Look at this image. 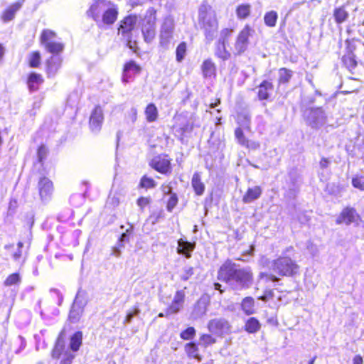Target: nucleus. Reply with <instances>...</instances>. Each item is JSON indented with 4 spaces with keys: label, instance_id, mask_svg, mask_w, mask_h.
Wrapping results in <instances>:
<instances>
[{
    "label": "nucleus",
    "instance_id": "nucleus-3",
    "mask_svg": "<svg viewBox=\"0 0 364 364\" xmlns=\"http://www.w3.org/2000/svg\"><path fill=\"white\" fill-rule=\"evenodd\" d=\"M198 22L204 33L207 43H210L214 39L218 29L215 11L206 4H201L198 9Z\"/></svg>",
    "mask_w": 364,
    "mask_h": 364
},
{
    "label": "nucleus",
    "instance_id": "nucleus-16",
    "mask_svg": "<svg viewBox=\"0 0 364 364\" xmlns=\"http://www.w3.org/2000/svg\"><path fill=\"white\" fill-rule=\"evenodd\" d=\"M185 301V293L183 290L177 291L174 295L173 299L167 308L166 315L177 314L183 308Z\"/></svg>",
    "mask_w": 364,
    "mask_h": 364
},
{
    "label": "nucleus",
    "instance_id": "nucleus-31",
    "mask_svg": "<svg viewBox=\"0 0 364 364\" xmlns=\"http://www.w3.org/2000/svg\"><path fill=\"white\" fill-rule=\"evenodd\" d=\"M192 186L198 196H201L205 190V186L200 181V176L198 173H195L192 177Z\"/></svg>",
    "mask_w": 364,
    "mask_h": 364
},
{
    "label": "nucleus",
    "instance_id": "nucleus-47",
    "mask_svg": "<svg viewBox=\"0 0 364 364\" xmlns=\"http://www.w3.org/2000/svg\"><path fill=\"white\" fill-rule=\"evenodd\" d=\"M40 53L38 52H33L29 57V65L32 68H36L40 64Z\"/></svg>",
    "mask_w": 364,
    "mask_h": 364
},
{
    "label": "nucleus",
    "instance_id": "nucleus-17",
    "mask_svg": "<svg viewBox=\"0 0 364 364\" xmlns=\"http://www.w3.org/2000/svg\"><path fill=\"white\" fill-rule=\"evenodd\" d=\"M151 166L161 173H167L171 170L170 161L161 156L154 157L151 163Z\"/></svg>",
    "mask_w": 364,
    "mask_h": 364
},
{
    "label": "nucleus",
    "instance_id": "nucleus-11",
    "mask_svg": "<svg viewBox=\"0 0 364 364\" xmlns=\"http://www.w3.org/2000/svg\"><path fill=\"white\" fill-rule=\"evenodd\" d=\"M174 21L171 18H166L161 28L160 44L165 48L168 47L173 37Z\"/></svg>",
    "mask_w": 364,
    "mask_h": 364
},
{
    "label": "nucleus",
    "instance_id": "nucleus-41",
    "mask_svg": "<svg viewBox=\"0 0 364 364\" xmlns=\"http://www.w3.org/2000/svg\"><path fill=\"white\" fill-rule=\"evenodd\" d=\"M233 33V30L232 28H223L220 31V38L218 42L228 45L229 41L232 34Z\"/></svg>",
    "mask_w": 364,
    "mask_h": 364
},
{
    "label": "nucleus",
    "instance_id": "nucleus-44",
    "mask_svg": "<svg viewBox=\"0 0 364 364\" xmlns=\"http://www.w3.org/2000/svg\"><path fill=\"white\" fill-rule=\"evenodd\" d=\"M50 294L53 303L60 306L63 301V296L60 291L56 289H52L50 290Z\"/></svg>",
    "mask_w": 364,
    "mask_h": 364
},
{
    "label": "nucleus",
    "instance_id": "nucleus-20",
    "mask_svg": "<svg viewBox=\"0 0 364 364\" xmlns=\"http://www.w3.org/2000/svg\"><path fill=\"white\" fill-rule=\"evenodd\" d=\"M257 97L259 100H267L274 90L273 84L268 80H263L257 87Z\"/></svg>",
    "mask_w": 364,
    "mask_h": 364
},
{
    "label": "nucleus",
    "instance_id": "nucleus-62",
    "mask_svg": "<svg viewBox=\"0 0 364 364\" xmlns=\"http://www.w3.org/2000/svg\"><path fill=\"white\" fill-rule=\"evenodd\" d=\"M18 340L21 343V346H20V348L16 351V353H20L21 350L24 349L26 346V340L21 336H18Z\"/></svg>",
    "mask_w": 364,
    "mask_h": 364
},
{
    "label": "nucleus",
    "instance_id": "nucleus-33",
    "mask_svg": "<svg viewBox=\"0 0 364 364\" xmlns=\"http://www.w3.org/2000/svg\"><path fill=\"white\" fill-rule=\"evenodd\" d=\"M227 45L218 42L216 45V49L215 54L219 58L223 60L229 59L231 56L230 53L226 48Z\"/></svg>",
    "mask_w": 364,
    "mask_h": 364
},
{
    "label": "nucleus",
    "instance_id": "nucleus-8",
    "mask_svg": "<svg viewBox=\"0 0 364 364\" xmlns=\"http://www.w3.org/2000/svg\"><path fill=\"white\" fill-rule=\"evenodd\" d=\"M254 33L255 30L249 25H246L239 33L234 45V54L235 55H240L247 49L249 38Z\"/></svg>",
    "mask_w": 364,
    "mask_h": 364
},
{
    "label": "nucleus",
    "instance_id": "nucleus-38",
    "mask_svg": "<svg viewBox=\"0 0 364 364\" xmlns=\"http://www.w3.org/2000/svg\"><path fill=\"white\" fill-rule=\"evenodd\" d=\"M260 328V323L259 321L254 318H250L245 323V330L249 333H255L259 331Z\"/></svg>",
    "mask_w": 364,
    "mask_h": 364
},
{
    "label": "nucleus",
    "instance_id": "nucleus-26",
    "mask_svg": "<svg viewBox=\"0 0 364 364\" xmlns=\"http://www.w3.org/2000/svg\"><path fill=\"white\" fill-rule=\"evenodd\" d=\"M201 70L205 78L210 77L215 75V65L210 59H207L203 61L201 65Z\"/></svg>",
    "mask_w": 364,
    "mask_h": 364
},
{
    "label": "nucleus",
    "instance_id": "nucleus-35",
    "mask_svg": "<svg viewBox=\"0 0 364 364\" xmlns=\"http://www.w3.org/2000/svg\"><path fill=\"white\" fill-rule=\"evenodd\" d=\"M145 114L146 120L149 122H153L156 120L158 117V110L154 104L150 103L147 105L145 109Z\"/></svg>",
    "mask_w": 364,
    "mask_h": 364
},
{
    "label": "nucleus",
    "instance_id": "nucleus-28",
    "mask_svg": "<svg viewBox=\"0 0 364 364\" xmlns=\"http://www.w3.org/2000/svg\"><path fill=\"white\" fill-rule=\"evenodd\" d=\"M342 62L350 72L357 67L358 64L355 60V55L351 50H348L347 53L343 56Z\"/></svg>",
    "mask_w": 364,
    "mask_h": 364
},
{
    "label": "nucleus",
    "instance_id": "nucleus-15",
    "mask_svg": "<svg viewBox=\"0 0 364 364\" xmlns=\"http://www.w3.org/2000/svg\"><path fill=\"white\" fill-rule=\"evenodd\" d=\"M118 16V9L116 6L111 3L105 9L104 14L102 15L100 21L97 25L100 27L103 25H112L117 20Z\"/></svg>",
    "mask_w": 364,
    "mask_h": 364
},
{
    "label": "nucleus",
    "instance_id": "nucleus-43",
    "mask_svg": "<svg viewBox=\"0 0 364 364\" xmlns=\"http://www.w3.org/2000/svg\"><path fill=\"white\" fill-rule=\"evenodd\" d=\"M139 186L140 187L146 189L153 188L156 186V183L153 178L144 176L141 178Z\"/></svg>",
    "mask_w": 364,
    "mask_h": 364
},
{
    "label": "nucleus",
    "instance_id": "nucleus-18",
    "mask_svg": "<svg viewBox=\"0 0 364 364\" xmlns=\"http://www.w3.org/2000/svg\"><path fill=\"white\" fill-rule=\"evenodd\" d=\"M141 67L136 63L134 60H130L124 66L122 80L124 82H129L134 75L139 74L141 72Z\"/></svg>",
    "mask_w": 364,
    "mask_h": 364
},
{
    "label": "nucleus",
    "instance_id": "nucleus-25",
    "mask_svg": "<svg viewBox=\"0 0 364 364\" xmlns=\"http://www.w3.org/2000/svg\"><path fill=\"white\" fill-rule=\"evenodd\" d=\"M333 17L336 23L338 24L345 22L349 17V13L346 9V6H341L335 8L333 11Z\"/></svg>",
    "mask_w": 364,
    "mask_h": 364
},
{
    "label": "nucleus",
    "instance_id": "nucleus-60",
    "mask_svg": "<svg viewBox=\"0 0 364 364\" xmlns=\"http://www.w3.org/2000/svg\"><path fill=\"white\" fill-rule=\"evenodd\" d=\"M330 164H331V161L328 159L325 158V157L321 158V159L319 162V166L321 169H325V168H328Z\"/></svg>",
    "mask_w": 364,
    "mask_h": 364
},
{
    "label": "nucleus",
    "instance_id": "nucleus-13",
    "mask_svg": "<svg viewBox=\"0 0 364 364\" xmlns=\"http://www.w3.org/2000/svg\"><path fill=\"white\" fill-rule=\"evenodd\" d=\"M360 218L359 215L356 213L355 209L353 208H346L341 213L340 215L336 219L337 224L345 223L347 225L354 223L355 226H358V222Z\"/></svg>",
    "mask_w": 364,
    "mask_h": 364
},
{
    "label": "nucleus",
    "instance_id": "nucleus-49",
    "mask_svg": "<svg viewBox=\"0 0 364 364\" xmlns=\"http://www.w3.org/2000/svg\"><path fill=\"white\" fill-rule=\"evenodd\" d=\"M200 343L204 346L211 345L215 343V339L209 334H203L200 338Z\"/></svg>",
    "mask_w": 364,
    "mask_h": 364
},
{
    "label": "nucleus",
    "instance_id": "nucleus-61",
    "mask_svg": "<svg viewBox=\"0 0 364 364\" xmlns=\"http://www.w3.org/2000/svg\"><path fill=\"white\" fill-rule=\"evenodd\" d=\"M273 295H274V294H273L272 290H268V291H266L265 294L263 296H260L259 298V299H260L263 301H266L268 299V298H272Z\"/></svg>",
    "mask_w": 364,
    "mask_h": 364
},
{
    "label": "nucleus",
    "instance_id": "nucleus-27",
    "mask_svg": "<svg viewBox=\"0 0 364 364\" xmlns=\"http://www.w3.org/2000/svg\"><path fill=\"white\" fill-rule=\"evenodd\" d=\"M43 82V79L42 76L36 73H31L27 80L28 88L32 92L37 90L39 85Z\"/></svg>",
    "mask_w": 364,
    "mask_h": 364
},
{
    "label": "nucleus",
    "instance_id": "nucleus-63",
    "mask_svg": "<svg viewBox=\"0 0 364 364\" xmlns=\"http://www.w3.org/2000/svg\"><path fill=\"white\" fill-rule=\"evenodd\" d=\"M46 184H47V196L50 195L53 191V182L47 178Z\"/></svg>",
    "mask_w": 364,
    "mask_h": 364
},
{
    "label": "nucleus",
    "instance_id": "nucleus-34",
    "mask_svg": "<svg viewBox=\"0 0 364 364\" xmlns=\"http://www.w3.org/2000/svg\"><path fill=\"white\" fill-rule=\"evenodd\" d=\"M279 79L278 82L279 85L287 84L291 80L293 72L285 68H280L278 71Z\"/></svg>",
    "mask_w": 364,
    "mask_h": 364
},
{
    "label": "nucleus",
    "instance_id": "nucleus-1",
    "mask_svg": "<svg viewBox=\"0 0 364 364\" xmlns=\"http://www.w3.org/2000/svg\"><path fill=\"white\" fill-rule=\"evenodd\" d=\"M218 279L225 282L230 290L241 291L252 286L254 274L250 267H242L228 259L218 271Z\"/></svg>",
    "mask_w": 364,
    "mask_h": 364
},
{
    "label": "nucleus",
    "instance_id": "nucleus-10",
    "mask_svg": "<svg viewBox=\"0 0 364 364\" xmlns=\"http://www.w3.org/2000/svg\"><path fill=\"white\" fill-rule=\"evenodd\" d=\"M208 328L210 333L222 336L230 332V326L225 318H216L209 321Z\"/></svg>",
    "mask_w": 364,
    "mask_h": 364
},
{
    "label": "nucleus",
    "instance_id": "nucleus-29",
    "mask_svg": "<svg viewBox=\"0 0 364 364\" xmlns=\"http://www.w3.org/2000/svg\"><path fill=\"white\" fill-rule=\"evenodd\" d=\"M193 129V124L186 122L183 126L175 128V136L178 137L180 141H183L184 136H186L188 134H191Z\"/></svg>",
    "mask_w": 364,
    "mask_h": 364
},
{
    "label": "nucleus",
    "instance_id": "nucleus-5",
    "mask_svg": "<svg viewBox=\"0 0 364 364\" xmlns=\"http://www.w3.org/2000/svg\"><path fill=\"white\" fill-rule=\"evenodd\" d=\"M272 269L282 277H293L299 272V266L289 257H279L274 260Z\"/></svg>",
    "mask_w": 364,
    "mask_h": 364
},
{
    "label": "nucleus",
    "instance_id": "nucleus-22",
    "mask_svg": "<svg viewBox=\"0 0 364 364\" xmlns=\"http://www.w3.org/2000/svg\"><path fill=\"white\" fill-rule=\"evenodd\" d=\"M208 306V300L205 298H200L194 306L192 317L194 319L203 317L207 312Z\"/></svg>",
    "mask_w": 364,
    "mask_h": 364
},
{
    "label": "nucleus",
    "instance_id": "nucleus-30",
    "mask_svg": "<svg viewBox=\"0 0 364 364\" xmlns=\"http://www.w3.org/2000/svg\"><path fill=\"white\" fill-rule=\"evenodd\" d=\"M241 308L244 313L247 315L255 314V299L251 296H247L242 299Z\"/></svg>",
    "mask_w": 364,
    "mask_h": 364
},
{
    "label": "nucleus",
    "instance_id": "nucleus-57",
    "mask_svg": "<svg viewBox=\"0 0 364 364\" xmlns=\"http://www.w3.org/2000/svg\"><path fill=\"white\" fill-rule=\"evenodd\" d=\"M23 245L21 242H19L18 243V250L13 255V258L14 260L18 261L21 258V257H22L21 248H22Z\"/></svg>",
    "mask_w": 364,
    "mask_h": 364
},
{
    "label": "nucleus",
    "instance_id": "nucleus-14",
    "mask_svg": "<svg viewBox=\"0 0 364 364\" xmlns=\"http://www.w3.org/2000/svg\"><path fill=\"white\" fill-rule=\"evenodd\" d=\"M103 119L102 109L100 106L95 107L90 117V127L92 132L98 133L100 131Z\"/></svg>",
    "mask_w": 364,
    "mask_h": 364
},
{
    "label": "nucleus",
    "instance_id": "nucleus-9",
    "mask_svg": "<svg viewBox=\"0 0 364 364\" xmlns=\"http://www.w3.org/2000/svg\"><path fill=\"white\" fill-rule=\"evenodd\" d=\"M85 305L86 301L83 294L78 291L69 313L68 318L72 323H77L79 321Z\"/></svg>",
    "mask_w": 364,
    "mask_h": 364
},
{
    "label": "nucleus",
    "instance_id": "nucleus-46",
    "mask_svg": "<svg viewBox=\"0 0 364 364\" xmlns=\"http://www.w3.org/2000/svg\"><path fill=\"white\" fill-rule=\"evenodd\" d=\"M178 199L176 193H171L169 199L168 200L166 209L168 212H172L173 208L176 206Z\"/></svg>",
    "mask_w": 364,
    "mask_h": 364
},
{
    "label": "nucleus",
    "instance_id": "nucleus-52",
    "mask_svg": "<svg viewBox=\"0 0 364 364\" xmlns=\"http://www.w3.org/2000/svg\"><path fill=\"white\" fill-rule=\"evenodd\" d=\"M193 268L191 267H186L183 268V272L181 275V279L187 281L192 275H193Z\"/></svg>",
    "mask_w": 364,
    "mask_h": 364
},
{
    "label": "nucleus",
    "instance_id": "nucleus-24",
    "mask_svg": "<svg viewBox=\"0 0 364 364\" xmlns=\"http://www.w3.org/2000/svg\"><path fill=\"white\" fill-rule=\"evenodd\" d=\"M21 7V3L19 1L15 2L9 6L2 14L1 18L4 22H9L11 21L17 11Z\"/></svg>",
    "mask_w": 364,
    "mask_h": 364
},
{
    "label": "nucleus",
    "instance_id": "nucleus-42",
    "mask_svg": "<svg viewBox=\"0 0 364 364\" xmlns=\"http://www.w3.org/2000/svg\"><path fill=\"white\" fill-rule=\"evenodd\" d=\"M186 54V43L185 42H181L176 48V61L180 63L181 62Z\"/></svg>",
    "mask_w": 364,
    "mask_h": 364
},
{
    "label": "nucleus",
    "instance_id": "nucleus-39",
    "mask_svg": "<svg viewBox=\"0 0 364 364\" xmlns=\"http://www.w3.org/2000/svg\"><path fill=\"white\" fill-rule=\"evenodd\" d=\"M21 282V277L18 273H13L7 277L4 282L6 287H11L13 285H18Z\"/></svg>",
    "mask_w": 364,
    "mask_h": 364
},
{
    "label": "nucleus",
    "instance_id": "nucleus-36",
    "mask_svg": "<svg viewBox=\"0 0 364 364\" xmlns=\"http://www.w3.org/2000/svg\"><path fill=\"white\" fill-rule=\"evenodd\" d=\"M251 6L250 4H240L237 7L236 14L238 18L245 19L250 15Z\"/></svg>",
    "mask_w": 364,
    "mask_h": 364
},
{
    "label": "nucleus",
    "instance_id": "nucleus-56",
    "mask_svg": "<svg viewBox=\"0 0 364 364\" xmlns=\"http://www.w3.org/2000/svg\"><path fill=\"white\" fill-rule=\"evenodd\" d=\"M46 156V149L43 145H41L38 149V164H43V159Z\"/></svg>",
    "mask_w": 364,
    "mask_h": 364
},
{
    "label": "nucleus",
    "instance_id": "nucleus-37",
    "mask_svg": "<svg viewBox=\"0 0 364 364\" xmlns=\"http://www.w3.org/2000/svg\"><path fill=\"white\" fill-rule=\"evenodd\" d=\"M278 18L277 13L274 11L267 12L264 16V21L266 26L269 27H274Z\"/></svg>",
    "mask_w": 364,
    "mask_h": 364
},
{
    "label": "nucleus",
    "instance_id": "nucleus-7",
    "mask_svg": "<svg viewBox=\"0 0 364 364\" xmlns=\"http://www.w3.org/2000/svg\"><path fill=\"white\" fill-rule=\"evenodd\" d=\"M63 355V360L60 364H71L75 355L70 353L68 348H65V341L64 331L59 334L55 347L52 351V356L58 358Z\"/></svg>",
    "mask_w": 364,
    "mask_h": 364
},
{
    "label": "nucleus",
    "instance_id": "nucleus-4",
    "mask_svg": "<svg viewBox=\"0 0 364 364\" xmlns=\"http://www.w3.org/2000/svg\"><path fill=\"white\" fill-rule=\"evenodd\" d=\"M303 116L306 124L314 129H321L328 122V116L321 107L306 108Z\"/></svg>",
    "mask_w": 364,
    "mask_h": 364
},
{
    "label": "nucleus",
    "instance_id": "nucleus-64",
    "mask_svg": "<svg viewBox=\"0 0 364 364\" xmlns=\"http://www.w3.org/2000/svg\"><path fill=\"white\" fill-rule=\"evenodd\" d=\"M162 191L165 195H171L172 188L170 186H162Z\"/></svg>",
    "mask_w": 364,
    "mask_h": 364
},
{
    "label": "nucleus",
    "instance_id": "nucleus-54",
    "mask_svg": "<svg viewBox=\"0 0 364 364\" xmlns=\"http://www.w3.org/2000/svg\"><path fill=\"white\" fill-rule=\"evenodd\" d=\"M235 137L240 144H241L242 146L243 144H245V142L247 139H246V138L244 135L243 131L242 130L241 128H237L235 129Z\"/></svg>",
    "mask_w": 364,
    "mask_h": 364
},
{
    "label": "nucleus",
    "instance_id": "nucleus-6",
    "mask_svg": "<svg viewBox=\"0 0 364 364\" xmlns=\"http://www.w3.org/2000/svg\"><path fill=\"white\" fill-rule=\"evenodd\" d=\"M137 21V17L135 15H129L120 21L118 28V34H121L127 41V46L133 49L136 42L132 41V31L134 30Z\"/></svg>",
    "mask_w": 364,
    "mask_h": 364
},
{
    "label": "nucleus",
    "instance_id": "nucleus-32",
    "mask_svg": "<svg viewBox=\"0 0 364 364\" xmlns=\"http://www.w3.org/2000/svg\"><path fill=\"white\" fill-rule=\"evenodd\" d=\"M82 333L81 331L75 332L71 337L70 341V348L73 352L79 350L82 345Z\"/></svg>",
    "mask_w": 364,
    "mask_h": 364
},
{
    "label": "nucleus",
    "instance_id": "nucleus-59",
    "mask_svg": "<svg viewBox=\"0 0 364 364\" xmlns=\"http://www.w3.org/2000/svg\"><path fill=\"white\" fill-rule=\"evenodd\" d=\"M150 202V200L149 198L146 197H140L137 200V205L142 209L145 206H146Z\"/></svg>",
    "mask_w": 364,
    "mask_h": 364
},
{
    "label": "nucleus",
    "instance_id": "nucleus-58",
    "mask_svg": "<svg viewBox=\"0 0 364 364\" xmlns=\"http://www.w3.org/2000/svg\"><path fill=\"white\" fill-rule=\"evenodd\" d=\"M264 277H266V279L267 281H272V282H278L280 280V279L279 277H276L275 275L264 274V273H262V272L260 273L259 277L262 279Z\"/></svg>",
    "mask_w": 364,
    "mask_h": 364
},
{
    "label": "nucleus",
    "instance_id": "nucleus-48",
    "mask_svg": "<svg viewBox=\"0 0 364 364\" xmlns=\"http://www.w3.org/2000/svg\"><path fill=\"white\" fill-rule=\"evenodd\" d=\"M352 185L353 187L360 190H364V177L363 176H356L353 178L352 179Z\"/></svg>",
    "mask_w": 364,
    "mask_h": 364
},
{
    "label": "nucleus",
    "instance_id": "nucleus-51",
    "mask_svg": "<svg viewBox=\"0 0 364 364\" xmlns=\"http://www.w3.org/2000/svg\"><path fill=\"white\" fill-rule=\"evenodd\" d=\"M140 313V310L137 307H134L132 311H129L124 321V323H129L132 321L133 318Z\"/></svg>",
    "mask_w": 364,
    "mask_h": 364
},
{
    "label": "nucleus",
    "instance_id": "nucleus-40",
    "mask_svg": "<svg viewBox=\"0 0 364 364\" xmlns=\"http://www.w3.org/2000/svg\"><path fill=\"white\" fill-rule=\"evenodd\" d=\"M185 350L189 357L199 358L198 348L195 343L191 342L185 346Z\"/></svg>",
    "mask_w": 364,
    "mask_h": 364
},
{
    "label": "nucleus",
    "instance_id": "nucleus-12",
    "mask_svg": "<svg viewBox=\"0 0 364 364\" xmlns=\"http://www.w3.org/2000/svg\"><path fill=\"white\" fill-rule=\"evenodd\" d=\"M110 5V1L97 0L90 6L87 14L90 17L92 18L97 24L100 21L102 15L104 14L105 9Z\"/></svg>",
    "mask_w": 364,
    "mask_h": 364
},
{
    "label": "nucleus",
    "instance_id": "nucleus-53",
    "mask_svg": "<svg viewBox=\"0 0 364 364\" xmlns=\"http://www.w3.org/2000/svg\"><path fill=\"white\" fill-rule=\"evenodd\" d=\"M46 181L45 177L42 176L40 178L38 184V193L41 198L43 200L44 195L46 193Z\"/></svg>",
    "mask_w": 364,
    "mask_h": 364
},
{
    "label": "nucleus",
    "instance_id": "nucleus-21",
    "mask_svg": "<svg viewBox=\"0 0 364 364\" xmlns=\"http://www.w3.org/2000/svg\"><path fill=\"white\" fill-rule=\"evenodd\" d=\"M195 249V244L183 238L178 240L177 253L184 255L186 258L191 257V252Z\"/></svg>",
    "mask_w": 364,
    "mask_h": 364
},
{
    "label": "nucleus",
    "instance_id": "nucleus-45",
    "mask_svg": "<svg viewBox=\"0 0 364 364\" xmlns=\"http://www.w3.org/2000/svg\"><path fill=\"white\" fill-rule=\"evenodd\" d=\"M196 336V329L193 327H188L183 331L180 336L183 340H191Z\"/></svg>",
    "mask_w": 364,
    "mask_h": 364
},
{
    "label": "nucleus",
    "instance_id": "nucleus-55",
    "mask_svg": "<svg viewBox=\"0 0 364 364\" xmlns=\"http://www.w3.org/2000/svg\"><path fill=\"white\" fill-rule=\"evenodd\" d=\"M242 146H246L247 148H248L250 149L257 150L259 148L260 144L257 141H250V140L247 139L245 142V144H243Z\"/></svg>",
    "mask_w": 364,
    "mask_h": 364
},
{
    "label": "nucleus",
    "instance_id": "nucleus-19",
    "mask_svg": "<svg viewBox=\"0 0 364 364\" xmlns=\"http://www.w3.org/2000/svg\"><path fill=\"white\" fill-rule=\"evenodd\" d=\"M141 32L146 42L149 43L154 39L156 34L155 23L151 18H149L146 21V23H143Z\"/></svg>",
    "mask_w": 364,
    "mask_h": 364
},
{
    "label": "nucleus",
    "instance_id": "nucleus-23",
    "mask_svg": "<svg viewBox=\"0 0 364 364\" xmlns=\"http://www.w3.org/2000/svg\"><path fill=\"white\" fill-rule=\"evenodd\" d=\"M262 191L259 186H255L247 189L246 193L242 197V201L245 203H250L258 199L262 195Z\"/></svg>",
    "mask_w": 364,
    "mask_h": 364
},
{
    "label": "nucleus",
    "instance_id": "nucleus-50",
    "mask_svg": "<svg viewBox=\"0 0 364 364\" xmlns=\"http://www.w3.org/2000/svg\"><path fill=\"white\" fill-rule=\"evenodd\" d=\"M133 225H131L128 229L126 230L124 232L120 235L119 240L124 242L125 244L129 242L130 236L133 232Z\"/></svg>",
    "mask_w": 364,
    "mask_h": 364
},
{
    "label": "nucleus",
    "instance_id": "nucleus-2",
    "mask_svg": "<svg viewBox=\"0 0 364 364\" xmlns=\"http://www.w3.org/2000/svg\"><path fill=\"white\" fill-rule=\"evenodd\" d=\"M55 36L53 31L47 30V53L50 54L47 57V77H54L60 68L61 54L65 48L62 42L54 40Z\"/></svg>",
    "mask_w": 364,
    "mask_h": 364
}]
</instances>
